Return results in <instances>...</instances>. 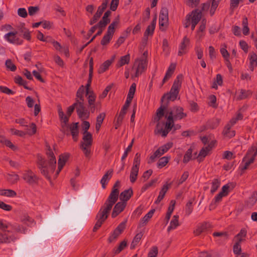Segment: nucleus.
I'll list each match as a JSON object with an SVG mask.
<instances>
[{
	"label": "nucleus",
	"instance_id": "680f3d73",
	"mask_svg": "<svg viewBox=\"0 0 257 257\" xmlns=\"http://www.w3.org/2000/svg\"><path fill=\"white\" fill-rule=\"evenodd\" d=\"M234 188V185L232 184H227L225 185H224L221 189V192L223 193L225 196H226L228 194L229 190L230 188L232 189Z\"/></svg>",
	"mask_w": 257,
	"mask_h": 257
},
{
	"label": "nucleus",
	"instance_id": "423d86ee",
	"mask_svg": "<svg viewBox=\"0 0 257 257\" xmlns=\"http://www.w3.org/2000/svg\"><path fill=\"white\" fill-rule=\"evenodd\" d=\"M147 64L148 61L145 60L137 59L135 61L133 67V69L136 70L135 77H138L147 69Z\"/></svg>",
	"mask_w": 257,
	"mask_h": 257
},
{
	"label": "nucleus",
	"instance_id": "79ce46f5",
	"mask_svg": "<svg viewBox=\"0 0 257 257\" xmlns=\"http://www.w3.org/2000/svg\"><path fill=\"white\" fill-rule=\"evenodd\" d=\"M7 180L11 184H15L19 180V176L16 174H9L7 176Z\"/></svg>",
	"mask_w": 257,
	"mask_h": 257
},
{
	"label": "nucleus",
	"instance_id": "dca6fc26",
	"mask_svg": "<svg viewBox=\"0 0 257 257\" xmlns=\"http://www.w3.org/2000/svg\"><path fill=\"white\" fill-rule=\"evenodd\" d=\"M211 227V224L209 222H204L198 225L196 229L194 230V233L195 235H199L201 233L207 231Z\"/></svg>",
	"mask_w": 257,
	"mask_h": 257
},
{
	"label": "nucleus",
	"instance_id": "5701e85b",
	"mask_svg": "<svg viewBox=\"0 0 257 257\" xmlns=\"http://www.w3.org/2000/svg\"><path fill=\"white\" fill-rule=\"evenodd\" d=\"M190 15H191V23L195 22V23L198 24L201 18V11H199L198 9H195L192 12Z\"/></svg>",
	"mask_w": 257,
	"mask_h": 257
},
{
	"label": "nucleus",
	"instance_id": "774afa93",
	"mask_svg": "<svg viewBox=\"0 0 257 257\" xmlns=\"http://www.w3.org/2000/svg\"><path fill=\"white\" fill-rule=\"evenodd\" d=\"M158 253V249L157 246H153L149 252L148 257H156Z\"/></svg>",
	"mask_w": 257,
	"mask_h": 257
},
{
	"label": "nucleus",
	"instance_id": "864d4df0",
	"mask_svg": "<svg viewBox=\"0 0 257 257\" xmlns=\"http://www.w3.org/2000/svg\"><path fill=\"white\" fill-rule=\"evenodd\" d=\"M87 96H88L87 99L89 106L95 105L96 95L93 92L91 91V92Z\"/></svg>",
	"mask_w": 257,
	"mask_h": 257
},
{
	"label": "nucleus",
	"instance_id": "f3484780",
	"mask_svg": "<svg viewBox=\"0 0 257 257\" xmlns=\"http://www.w3.org/2000/svg\"><path fill=\"white\" fill-rule=\"evenodd\" d=\"M171 185L172 183H170L169 184L166 183L165 184L163 185L161 191H160L159 195L155 201V203L158 204L161 201V200L164 198L166 193L167 192L168 190L169 189V187L171 186Z\"/></svg>",
	"mask_w": 257,
	"mask_h": 257
},
{
	"label": "nucleus",
	"instance_id": "4be33fe9",
	"mask_svg": "<svg viewBox=\"0 0 257 257\" xmlns=\"http://www.w3.org/2000/svg\"><path fill=\"white\" fill-rule=\"evenodd\" d=\"M113 173V170L110 169L103 176L102 179L100 180V183L102 185V187L105 189L106 187V184H107L108 181L112 177Z\"/></svg>",
	"mask_w": 257,
	"mask_h": 257
},
{
	"label": "nucleus",
	"instance_id": "5fc2aeb1",
	"mask_svg": "<svg viewBox=\"0 0 257 257\" xmlns=\"http://www.w3.org/2000/svg\"><path fill=\"white\" fill-rule=\"evenodd\" d=\"M169 161V158L167 157H163L160 158L157 163V166L159 168H161L166 165Z\"/></svg>",
	"mask_w": 257,
	"mask_h": 257
},
{
	"label": "nucleus",
	"instance_id": "0eeeda50",
	"mask_svg": "<svg viewBox=\"0 0 257 257\" xmlns=\"http://www.w3.org/2000/svg\"><path fill=\"white\" fill-rule=\"evenodd\" d=\"M172 146L173 144L172 143H168L160 147L153 155L150 156V160L152 162H154L156 158L161 157L172 148Z\"/></svg>",
	"mask_w": 257,
	"mask_h": 257
},
{
	"label": "nucleus",
	"instance_id": "473e14b6",
	"mask_svg": "<svg viewBox=\"0 0 257 257\" xmlns=\"http://www.w3.org/2000/svg\"><path fill=\"white\" fill-rule=\"evenodd\" d=\"M231 125L230 124H227L225 125L224 128V130L222 132V134L224 136L232 138L235 136V131H230Z\"/></svg>",
	"mask_w": 257,
	"mask_h": 257
},
{
	"label": "nucleus",
	"instance_id": "a18cd8bd",
	"mask_svg": "<svg viewBox=\"0 0 257 257\" xmlns=\"http://www.w3.org/2000/svg\"><path fill=\"white\" fill-rule=\"evenodd\" d=\"M119 23V17L117 16L111 23V24L108 26L107 28V31L114 33L115 31V28L118 25Z\"/></svg>",
	"mask_w": 257,
	"mask_h": 257
},
{
	"label": "nucleus",
	"instance_id": "338daca9",
	"mask_svg": "<svg viewBox=\"0 0 257 257\" xmlns=\"http://www.w3.org/2000/svg\"><path fill=\"white\" fill-rule=\"evenodd\" d=\"M120 234L121 233L119 232V231H117V230L115 229L113 233L111 234L108 238L109 242H111L113 241L114 239H116Z\"/></svg>",
	"mask_w": 257,
	"mask_h": 257
},
{
	"label": "nucleus",
	"instance_id": "2eb2a0df",
	"mask_svg": "<svg viewBox=\"0 0 257 257\" xmlns=\"http://www.w3.org/2000/svg\"><path fill=\"white\" fill-rule=\"evenodd\" d=\"M126 203L125 202H119L114 206L111 214L112 217L114 218L122 212L125 207Z\"/></svg>",
	"mask_w": 257,
	"mask_h": 257
},
{
	"label": "nucleus",
	"instance_id": "393cba45",
	"mask_svg": "<svg viewBox=\"0 0 257 257\" xmlns=\"http://www.w3.org/2000/svg\"><path fill=\"white\" fill-rule=\"evenodd\" d=\"M257 201V191L252 193L251 196L246 201L245 205L248 208L252 207Z\"/></svg>",
	"mask_w": 257,
	"mask_h": 257
},
{
	"label": "nucleus",
	"instance_id": "8fccbe9b",
	"mask_svg": "<svg viewBox=\"0 0 257 257\" xmlns=\"http://www.w3.org/2000/svg\"><path fill=\"white\" fill-rule=\"evenodd\" d=\"M247 231L245 229L242 228L240 232L235 236V238L237 239V240H239L241 239V242L243 241L244 239V237L246 236Z\"/></svg>",
	"mask_w": 257,
	"mask_h": 257
},
{
	"label": "nucleus",
	"instance_id": "a878e982",
	"mask_svg": "<svg viewBox=\"0 0 257 257\" xmlns=\"http://www.w3.org/2000/svg\"><path fill=\"white\" fill-rule=\"evenodd\" d=\"M84 92V88L83 86H81L77 90L76 93V98L75 99V103L77 104H79V103H78L81 102L82 103H84V99L83 97V93Z\"/></svg>",
	"mask_w": 257,
	"mask_h": 257
},
{
	"label": "nucleus",
	"instance_id": "bb28decb",
	"mask_svg": "<svg viewBox=\"0 0 257 257\" xmlns=\"http://www.w3.org/2000/svg\"><path fill=\"white\" fill-rule=\"evenodd\" d=\"M7 224L9 225V227H11L12 229L17 232H20L23 234L26 233L27 229L21 225L18 224L17 223L12 224L11 223H8Z\"/></svg>",
	"mask_w": 257,
	"mask_h": 257
},
{
	"label": "nucleus",
	"instance_id": "0e129e2a",
	"mask_svg": "<svg viewBox=\"0 0 257 257\" xmlns=\"http://www.w3.org/2000/svg\"><path fill=\"white\" fill-rule=\"evenodd\" d=\"M40 8L38 6L29 7L28 8V13L30 16H34L39 11Z\"/></svg>",
	"mask_w": 257,
	"mask_h": 257
},
{
	"label": "nucleus",
	"instance_id": "aec40b11",
	"mask_svg": "<svg viewBox=\"0 0 257 257\" xmlns=\"http://www.w3.org/2000/svg\"><path fill=\"white\" fill-rule=\"evenodd\" d=\"M83 142H81L80 145L85 146H91L92 144V136L90 133H83Z\"/></svg>",
	"mask_w": 257,
	"mask_h": 257
},
{
	"label": "nucleus",
	"instance_id": "f03ea898",
	"mask_svg": "<svg viewBox=\"0 0 257 257\" xmlns=\"http://www.w3.org/2000/svg\"><path fill=\"white\" fill-rule=\"evenodd\" d=\"M167 107L168 104H162L157 110L156 115L154 117V121L157 122V128L155 132L156 134H161L163 137H166L167 136L174 125V120L172 119V116L166 115L167 121L165 123L163 122L162 126L160 127L161 124L160 120L164 116L165 110Z\"/></svg>",
	"mask_w": 257,
	"mask_h": 257
},
{
	"label": "nucleus",
	"instance_id": "e2e57ef3",
	"mask_svg": "<svg viewBox=\"0 0 257 257\" xmlns=\"http://www.w3.org/2000/svg\"><path fill=\"white\" fill-rule=\"evenodd\" d=\"M131 102H132L131 101H130L127 99L126 100V101H125L124 104L123 105L122 109H121V110L119 112V114H121V115L124 116V115L126 113V110L128 108Z\"/></svg>",
	"mask_w": 257,
	"mask_h": 257
},
{
	"label": "nucleus",
	"instance_id": "7ed1b4c3",
	"mask_svg": "<svg viewBox=\"0 0 257 257\" xmlns=\"http://www.w3.org/2000/svg\"><path fill=\"white\" fill-rule=\"evenodd\" d=\"M114 204L107 200H106L96 216V222L93 227V231H96L107 218L109 212Z\"/></svg>",
	"mask_w": 257,
	"mask_h": 257
},
{
	"label": "nucleus",
	"instance_id": "09e8293b",
	"mask_svg": "<svg viewBox=\"0 0 257 257\" xmlns=\"http://www.w3.org/2000/svg\"><path fill=\"white\" fill-rule=\"evenodd\" d=\"M127 246V241L123 240L121 241L118 246L113 250L114 254H117L121 251Z\"/></svg>",
	"mask_w": 257,
	"mask_h": 257
},
{
	"label": "nucleus",
	"instance_id": "a19ab883",
	"mask_svg": "<svg viewBox=\"0 0 257 257\" xmlns=\"http://www.w3.org/2000/svg\"><path fill=\"white\" fill-rule=\"evenodd\" d=\"M15 81L16 83L19 84L20 85L23 86L24 88L28 90H30L31 89L27 86V82L23 79L22 77L20 76H17L15 77Z\"/></svg>",
	"mask_w": 257,
	"mask_h": 257
},
{
	"label": "nucleus",
	"instance_id": "4d7b16f0",
	"mask_svg": "<svg viewBox=\"0 0 257 257\" xmlns=\"http://www.w3.org/2000/svg\"><path fill=\"white\" fill-rule=\"evenodd\" d=\"M2 195H5L8 197H15L16 196V192L12 190L8 189V190H3L2 191L1 193Z\"/></svg>",
	"mask_w": 257,
	"mask_h": 257
},
{
	"label": "nucleus",
	"instance_id": "69168bd1",
	"mask_svg": "<svg viewBox=\"0 0 257 257\" xmlns=\"http://www.w3.org/2000/svg\"><path fill=\"white\" fill-rule=\"evenodd\" d=\"M30 128L27 127V133L30 135H33L36 132V125L34 123H32L30 126Z\"/></svg>",
	"mask_w": 257,
	"mask_h": 257
},
{
	"label": "nucleus",
	"instance_id": "7c9ffc66",
	"mask_svg": "<svg viewBox=\"0 0 257 257\" xmlns=\"http://www.w3.org/2000/svg\"><path fill=\"white\" fill-rule=\"evenodd\" d=\"M211 149V147L210 146H207L205 148H203L200 150L198 156V160L199 162H201L203 158L207 156L208 153L210 151Z\"/></svg>",
	"mask_w": 257,
	"mask_h": 257
},
{
	"label": "nucleus",
	"instance_id": "9b49d317",
	"mask_svg": "<svg viewBox=\"0 0 257 257\" xmlns=\"http://www.w3.org/2000/svg\"><path fill=\"white\" fill-rule=\"evenodd\" d=\"M18 32H9L6 34L4 38L9 43L15 45H21L23 43V40L16 36Z\"/></svg>",
	"mask_w": 257,
	"mask_h": 257
},
{
	"label": "nucleus",
	"instance_id": "20e7f679",
	"mask_svg": "<svg viewBox=\"0 0 257 257\" xmlns=\"http://www.w3.org/2000/svg\"><path fill=\"white\" fill-rule=\"evenodd\" d=\"M183 78V75L180 74L178 75L174 80L169 92L164 94L162 97L161 102H163L164 99H167V102L165 103L164 104H168V106L169 101H173L177 98L180 88L181 86Z\"/></svg>",
	"mask_w": 257,
	"mask_h": 257
},
{
	"label": "nucleus",
	"instance_id": "72a5a7b5",
	"mask_svg": "<svg viewBox=\"0 0 257 257\" xmlns=\"http://www.w3.org/2000/svg\"><path fill=\"white\" fill-rule=\"evenodd\" d=\"M250 69L252 71L254 68L257 66V55L254 53L251 52L250 53Z\"/></svg>",
	"mask_w": 257,
	"mask_h": 257
},
{
	"label": "nucleus",
	"instance_id": "f8f14e48",
	"mask_svg": "<svg viewBox=\"0 0 257 257\" xmlns=\"http://www.w3.org/2000/svg\"><path fill=\"white\" fill-rule=\"evenodd\" d=\"M168 22V10L165 8H162L159 16V25L161 26L166 25Z\"/></svg>",
	"mask_w": 257,
	"mask_h": 257
},
{
	"label": "nucleus",
	"instance_id": "4468645a",
	"mask_svg": "<svg viewBox=\"0 0 257 257\" xmlns=\"http://www.w3.org/2000/svg\"><path fill=\"white\" fill-rule=\"evenodd\" d=\"M65 127L69 128L71 132V134L72 136L73 140L75 142L77 141L78 136L79 135L78 122L73 123L69 125L67 124V126H65Z\"/></svg>",
	"mask_w": 257,
	"mask_h": 257
},
{
	"label": "nucleus",
	"instance_id": "9d476101",
	"mask_svg": "<svg viewBox=\"0 0 257 257\" xmlns=\"http://www.w3.org/2000/svg\"><path fill=\"white\" fill-rule=\"evenodd\" d=\"M120 186V181L117 180L114 184L112 190L109 194L107 200L110 201L112 203H115L118 200L119 190L118 188Z\"/></svg>",
	"mask_w": 257,
	"mask_h": 257
},
{
	"label": "nucleus",
	"instance_id": "49530a36",
	"mask_svg": "<svg viewBox=\"0 0 257 257\" xmlns=\"http://www.w3.org/2000/svg\"><path fill=\"white\" fill-rule=\"evenodd\" d=\"M171 203H172V205L169 207L167 213L165 217V219L166 220V223H168V221L170 219L172 213L174 209L175 202L173 200H172L171 201Z\"/></svg>",
	"mask_w": 257,
	"mask_h": 257
},
{
	"label": "nucleus",
	"instance_id": "412c9836",
	"mask_svg": "<svg viewBox=\"0 0 257 257\" xmlns=\"http://www.w3.org/2000/svg\"><path fill=\"white\" fill-rule=\"evenodd\" d=\"M189 39L186 36L184 37L183 41L181 42L179 47V50L178 53L179 56H181L186 53V48L187 46L189 45Z\"/></svg>",
	"mask_w": 257,
	"mask_h": 257
},
{
	"label": "nucleus",
	"instance_id": "37998d69",
	"mask_svg": "<svg viewBox=\"0 0 257 257\" xmlns=\"http://www.w3.org/2000/svg\"><path fill=\"white\" fill-rule=\"evenodd\" d=\"M136 88V85L135 83H133L132 85L131 86L127 96V100H128L130 101H132V99L134 97V95L135 93Z\"/></svg>",
	"mask_w": 257,
	"mask_h": 257
},
{
	"label": "nucleus",
	"instance_id": "c85d7f7f",
	"mask_svg": "<svg viewBox=\"0 0 257 257\" xmlns=\"http://www.w3.org/2000/svg\"><path fill=\"white\" fill-rule=\"evenodd\" d=\"M114 57L115 56H114L112 57L111 60H107L106 61H105L103 64H102L100 66L98 70V72L99 73H102L104 72H105L106 70H107L109 66L111 65L112 61H113Z\"/></svg>",
	"mask_w": 257,
	"mask_h": 257
},
{
	"label": "nucleus",
	"instance_id": "13d9d810",
	"mask_svg": "<svg viewBox=\"0 0 257 257\" xmlns=\"http://www.w3.org/2000/svg\"><path fill=\"white\" fill-rule=\"evenodd\" d=\"M5 65L7 69H9L11 71H15L17 69L16 66L10 59H8L6 60Z\"/></svg>",
	"mask_w": 257,
	"mask_h": 257
},
{
	"label": "nucleus",
	"instance_id": "f257e3e1",
	"mask_svg": "<svg viewBox=\"0 0 257 257\" xmlns=\"http://www.w3.org/2000/svg\"><path fill=\"white\" fill-rule=\"evenodd\" d=\"M48 161H46L40 155L38 156V166L41 174L48 180H51V175L55 170L56 159L50 147L46 151Z\"/></svg>",
	"mask_w": 257,
	"mask_h": 257
},
{
	"label": "nucleus",
	"instance_id": "f704fd0d",
	"mask_svg": "<svg viewBox=\"0 0 257 257\" xmlns=\"http://www.w3.org/2000/svg\"><path fill=\"white\" fill-rule=\"evenodd\" d=\"M114 33L107 30L106 34L103 37L100 43L102 45H106L108 44L112 39Z\"/></svg>",
	"mask_w": 257,
	"mask_h": 257
},
{
	"label": "nucleus",
	"instance_id": "cd10ccee",
	"mask_svg": "<svg viewBox=\"0 0 257 257\" xmlns=\"http://www.w3.org/2000/svg\"><path fill=\"white\" fill-rule=\"evenodd\" d=\"M155 212V209H153L151 210L140 221V226L142 227L145 226L149 221L150 218H152L154 213Z\"/></svg>",
	"mask_w": 257,
	"mask_h": 257
},
{
	"label": "nucleus",
	"instance_id": "58836bf2",
	"mask_svg": "<svg viewBox=\"0 0 257 257\" xmlns=\"http://www.w3.org/2000/svg\"><path fill=\"white\" fill-rule=\"evenodd\" d=\"M143 236V233L142 232L138 233L136 235L135 237L133 239V240L131 244V249H134L137 245L138 242L140 241L142 237Z\"/></svg>",
	"mask_w": 257,
	"mask_h": 257
},
{
	"label": "nucleus",
	"instance_id": "c03bdc74",
	"mask_svg": "<svg viewBox=\"0 0 257 257\" xmlns=\"http://www.w3.org/2000/svg\"><path fill=\"white\" fill-rule=\"evenodd\" d=\"M241 239L237 240L236 242L234 244L233 247V251L234 254L240 255L241 251Z\"/></svg>",
	"mask_w": 257,
	"mask_h": 257
},
{
	"label": "nucleus",
	"instance_id": "4c0bfd02",
	"mask_svg": "<svg viewBox=\"0 0 257 257\" xmlns=\"http://www.w3.org/2000/svg\"><path fill=\"white\" fill-rule=\"evenodd\" d=\"M58 114L60 120L63 123L62 124V127L63 129H64L65 126H67V123L69 121V117L65 115L63 111L59 112Z\"/></svg>",
	"mask_w": 257,
	"mask_h": 257
},
{
	"label": "nucleus",
	"instance_id": "e433bc0d",
	"mask_svg": "<svg viewBox=\"0 0 257 257\" xmlns=\"http://www.w3.org/2000/svg\"><path fill=\"white\" fill-rule=\"evenodd\" d=\"M139 168L132 167L130 173V181L134 183L137 179Z\"/></svg>",
	"mask_w": 257,
	"mask_h": 257
},
{
	"label": "nucleus",
	"instance_id": "6e6552de",
	"mask_svg": "<svg viewBox=\"0 0 257 257\" xmlns=\"http://www.w3.org/2000/svg\"><path fill=\"white\" fill-rule=\"evenodd\" d=\"M23 179L30 185L37 184L38 181V177L31 170H28L23 173Z\"/></svg>",
	"mask_w": 257,
	"mask_h": 257
},
{
	"label": "nucleus",
	"instance_id": "6ab92c4d",
	"mask_svg": "<svg viewBox=\"0 0 257 257\" xmlns=\"http://www.w3.org/2000/svg\"><path fill=\"white\" fill-rule=\"evenodd\" d=\"M133 194V191L131 188L125 190L120 194L119 199L122 202H126L130 199Z\"/></svg>",
	"mask_w": 257,
	"mask_h": 257
},
{
	"label": "nucleus",
	"instance_id": "b1692460",
	"mask_svg": "<svg viewBox=\"0 0 257 257\" xmlns=\"http://www.w3.org/2000/svg\"><path fill=\"white\" fill-rule=\"evenodd\" d=\"M156 22V18L154 19L151 25H149L147 28V29L144 33V37L146 38V39H148V37L149 35H153L155 28Z\"/></svg>",
	"mask_w": 257,
	"mask_h": 257
},
{
	"label": "nucleus",
	"instance_id": "ea45409f",
	"mask_svg": "<svg viewBox=\"0 0 257 257\" xmlns=\"http://www.w3.org/2000/svg\"><path fill=\"white\" fill-rule=\"evenodd\" d=\"M242 33L244 35L249 34V29L248 27V20L246 17H244L242 21Z\"/></svg>",
	"mask_w": 257,
	"mask_h": 257
},
{
	"label": "nucleus",
	"instance_id": "ddd939ff",
	"mask_svg": "<svg viewBox=\"0 0 257 257\" xmlns=\"http://www.w3.org/2000/svg\"><path fill=\"white\" fill-rule=\"evenodd\" d=\"M69 157V155L68 154H62L59 156V159L58 162V168L55 175L56 177L58 175L60 172L65 165V163L68 161Z\"/></svg>",
	"mask_w": 257,
	"mask_h": 257
},
{
	"label": "nucleus",
	"instance_id": "2f4dec72",
	"mask_svg": "<svg viewBox=\"0 0 257 257\" xmlns=\"http://www.w3.org/2000/svg\"><path fill=\"white\" fill-rule=\"evenodd\" d=\"M19 33L23 36V37L30 41L31 38L30 32L28 29L25 28L24 26H22L19 29Z\"/></svg>",
	"mask_w": 257,
	"mask_h": 257
},
{
	"label": "nucleus",
	"instance_id": "3c124183",
	"mask_svg": "<svg viewBox=\"0 0 257 257\" xmlns=\"http://www.w3.org/2000/svg\"><path fill=\"white\" fill-rule=\"evenodd\" d=\"M198 257H219L218 253L204 251L199 252Z\"/></svg>",
	"mask_w": 257,
	"mask_h": 257
},
{
	"label": "nucleus",
	"instance_id": "bf43d9fd",
	"mask_svg": "<svg viewBox=\"0 0 257 257\" xmlns=\"http://www.w3.org/2000/svg\"><path fill=\"white\" fill-rule=\"evenodd\" d=\"M251 94V91L249 90L241 89L240 90V94L238 96V98L239 99H243L247 98L248 96L250 95Z\"/></svg>",
	"mask_w": 257,
	"mask_h": 257
},
{
	"label": "nucleus",
	"instance_id": "1a4fd4ad",
	"mask_svg": "<svg viewBox=\"0 0 257 257\" xmlns=\"http://www.w3.org/2000/svg\"><path fill=\"white\" fill-rule=\"evenodd\" d=\"M79 104H77L76 107V112L79 118L81 120H85L87 119L89 116L90 112L89 110L84 106V104L81 102H78Z\"/></svg>",
	"mask_w": 257,
	"mask_h": 257
},
{
	"label": "nucleus",
	"instance_id": "6e6d98bb",
	"mask_svg": "<svg viewBox=\"0 0 257 257\" xmlns=\"http://www.w3.org/2000/svg\"><path fill=\"white\" fill-rule=\"evenodd\" d=\"M192 153V149L190 148L187 151V152H186V153L184 156L183 161L184 163H188L191 159Z\"/></svg>",
	"mask_w": 257,
	"mask_h": 257
},
{
	"label": "nucleus",
	"instance_id": "603ef678",
	"mask_svg": "<svg viewBox=\"0 0 257 257\" xmlns=\"http://www.w3.org/2000/svg\"><path fill=\"white\" fill-rule=\"evenodd\" d=\"M220 182L217 179H214L212 182L211 193H214L219 187Z\"/></svg>",
	"mask_w": 257,
	"mask_h": 257
},
{
	"label": "nucleus",
	"instance_id": "c9c22d12",
	"mask_svg": "<svg viewBox=\"0 0 257 257\" xmlns=\"http://www.w3.org/2000/svg\"><path fill=\"white\" fill-rule=\"evenodd\" d=\"M111 14L110 11H107L102 17V19L99 21L100 25H103L105 27L110 23V19L108 18Z\"/></svg>",
	"mask_w": 257,
	"mask_h": 257
},
{
	"label": "nucleus",
	"instance_id": "a211bd4d",
	"mask_svg": "<svg viewBox=\"0 0 257 257\" xmlns=\"http://www.w3.org/2000/svg\"><path fill=\"white\" fill-rule=\"evenodd\" d=\"M4 233L0 232V243H9L12 241H14L16 238L14 236L8 235L7 232H9V230H4Z\"/></svg>",
	"mask_w": 257,
	"mask_h": 257
},
{
	"label": "nucleus",
	"instance_id": "de8ad7c7",
	"mask_svg": "<svg viewBox=\"0 0 257 257\" xmlns=\"http://www.w3.org/2000/svg\"><path fill=\"white\" fill-rule=\"evenodd\" d=\"M130 60V56L129 54H127L125 56L120 57V60L118 62V67H121L123 65L128 64Z\"/></svg>",
	"mask_w": 257,
	"mask_h": 257
},
{
	"label": "nucleus",
	"instance_id": "39448f33",
	"mask_svg": "<svg viewBox=\"0 0 257 257\" xmlns=\"http://www.w3.org/2000/svg\"><path fill=\"white\" fill-rule=\"evenodd\" d=\"M168 116H171L175 121L180 120L187 116V114L184 112V109L180 106H174L170 108L168 111Z\"/></svg>",
	"mask_w": 257,
	"mask_h": 257
},
{
	"label": "nucleus",
	"instance_id": "052dcab7",
	"mask_svg": "<svg viewBox=\"0 0 257 257\" xmlns=\"http://www.w3.org/2000/svg\"><path fill=\"white\" fill-rule=\"evenodd\" d=\"M141 162V154L137 153L135 157L134 163H133V167L138 168H139Z\"/></svg>",
	"mask_w": 257,
	"mask_h": 257
},
{
	"label": "nucleus",
	"instance_id": "c756f323",
	"mask_svg": "<svg viewBox=\"0 0 257 257\" xmlns=\"http://www.w3.org/2000/svg\"><path fill=\"white\" fill-rule=\"evenodd\" d=\"M178 218H179V216H178V215L173 216V218L170 222V225L168 227V229H167V231L168 232H170L172 230L175 229L178 226H179Z\"/></svg>",
	"mask_w": 257,
	"mask_h": 257
}]
</instances>
